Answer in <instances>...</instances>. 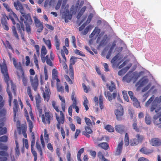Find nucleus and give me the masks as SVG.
I'll return each instance as SVG.
<instances>
[{"instance_id": "15", "label": "nucleus", "mask_w": 161, "mask_h": 161, "mask_svg": "<svg viewBox=\"0 0 161 161\" xmlns=\"http://www.w3.org/2000/svg\"><path fill=\"white\" fill-rule=\"evenodd\" d=\"M19 108V106L17 100L16 99H14V107L13 108V111L14 113V119H15L16 114Z\"/></svg>"}, {"instance_id": "40", "label": "nucleus", "mask_w": 161, "mask_h": 161, "mask_svg": "<svg viewBox=\"0 0 161 161\" xmlns=\"http://www.w3.org/2000/svg\"><path fill=\"white\" fill-rule=\"evenodd\" d=\"M131 100H132L133 104L134 106L137 108L140 107V103L136 97L134 98Z\"/></svg>"}, {"instance_id": "54", "label": "nucleus", "mask_w": 161, "mask_h": 161, "mask_svg": "<svg viewBox=\"0 0 161 161\" xmlns=\"http://www.w3.org/2000/svg\"><path fill=\"white\" fill-rule=\"evenodd\" d=\"M88 103V101L87 99V97H85L83 102V105L85 107V109L87 111L89 109V107L87 105V104Z\"/></svg>"}, {"instance_id": "29", "label": "nucleus", "mask_w": 161, "mask_h": 161, "mask_svg": "<svg viewBox=\"0 0 161 161\" xmlns=\"http://www.w3.org/2000/svg\"><path fill=\"white\" fill-rule=\"evenodd\" d=\"M12 35L14 36L16 39L19 40V37L16 30V27L15 26H13L11 28Z\"/></svg>"}, {"instance_id": "37", "label": "nucleus", "mask_w": 161, "mask_h": 161, "mask_svg": "<svg viewBox=\"0 0 161 161\" xmlns=\"http://www.w3.org/2000/svg\"><path fill=\"white\" fill-rule=\"evenodd\" d=\"M16 138H17V136H16ZM15 143L16 145V147L15 148V153L17 156H19V155L20 153L19 150V144L17 138H16L15 140Z\"/></svg>"}, {"instance_id": "14", "label": "nucleus", "mask_w": 161, "mask_h": 161, "mask_svg": "<svg viewBox=\"0 0 161 161\" xmlns=\"http://www.w3.org/2000/svg\"><path fill=\"white\" fill-rule=\"evenodd\" d=\"M100 32V30L97 28L96 27L92 32L89 36L90 38L96 39Z\"/></svg>"}, {"instance_id": "11", "label": "nucleus", "mask_w": 161, "mask_h": 161, "mask_svg": "<svg viewBox=\"0 0 161 161\" xmlns=\"http://www.w3.org/2000/svg\"><path fill=\"white\" fill-rule=\"evenodd\" d=\"M115 114L116 116V119L118 121H121L123 119V116L124 114V111L123 108L120 109H117L115 110Z\"/></svg>"}, {"instance_id": "32", "label": "nucleus", "mask_w": 161, "mask_h": 161, "mask_svg": "<svg viewBox=\"0 0 161 161\" xmlns=\"http://www.w3.org/2000/svg\"><path fill=\"white\" fill-rule=\"evenodd\" d=\"M54 38L55 46L57 50L59 51L60 50L59 47L60 44L59 42V40L58 39V37L57 35L55 36Z\"/></svg>"}, {"instance_id": "28", "label": "nucleus", "mask_w": 161, "mask_h": 161, "mask_svg": "<svg viewBox=\"0 0 161 161\" xmlns=\"http://www.w3.org/2000/svg\"><path fill=\"white\" fill-rule=\"evenodd\" d=\"M35 99L36 102V106L39 107V106H40L42 98L39 93H38L35 96Z\"/></svg>"}, {"instance_id": "64", "label": "nucleus", "mask_w": 161, "mask_h": 161, "mask_svg": "<svg viewBox=\"0 0 161 161\" xmlns=\"http://www.w3.org/2000/svg\"><path fill=\"white\" fill-rule=\"evenodd\" d=\"M103 139V137H102L100 138H93V140L95 144H97L99 142L102 141Z\"/></svg>"}, {"instance_id": "33", "label": "nucleus", "mask_w": 161, "mask_h": 161, "mask_svg": "<svg viewBox=\"0 0 161 161\" xmlns=\"http://www.w3.org/2000/svg\"><path fill=\"white\" fill-rule=\"evenodd\" d=\"M98 146L105 150H107L109 147L108 144L106 142H102L98 144Z\"/></svg>"}, {"instance_id": "61", "label": "nucleus", "mask_w": 161, "mask_h": 161, "mask_svg": "<svg viewBox=\"0 0 161 161\" xmlns=\"http://www.w3.org/2000/svg\"><path fill=\"white\" fill-rule=\"evenodd\" d=\"M122 93L123 97L125 99V100L127 102H128L129 101V99L128 97L127 94V93L125 91H123Z\"/></svg>"}, {"instance_id": "26", "label": "nucleus", "mask_w": 161, "mask_h": 161, "mask_svg": "<svg viewBox=\"0 0 161 161\" xmlns=\"http://www.w3.org/2000/svg\"><path fill=\"white\" fill-rule=\"evenodd\" d=\"M47 53V50L45 46H42L41 50L40 57L41 59H44L45 56Z\"/></svg>"}, {"instance_id": "8", "label": "nucleus", "mask_w": 161, "mask_h": 161, "mask_svg": "<svg viewBox=\"0 0 161 161\" xmlns=\"http://www.w3.org/2000/svg\"><path fill=\"white\" fill-rule=\"evenodd\" d=\"M107 88L110 92H113L112 94L113 98L115 99L117 96V90L115 84L112 81H111L110 83H107L106 85Z\"/></svg>"}, {"instance_id": "25", "label": "nucleus", "mask_w": 161, "mask_h": 161, "mask_svg": "<svg viewBox=\"0 0 161 161\" xmlns=\"http://www.w3.org/2000/svg\"><path fill=\"white\" fill-rule=\"evenodd\" d=\"M3 122H2L0 123V135H3L6 133L7 132V129L6 127H3L4 125Z\"/></svg>"}, {"instance_id": "38", "label": "nucleus", "mask_w": 161, "mask_h": 161, "mask_svg": "<svg viewBox=\"0 0 161 161\" xmlns=\"http://www.w3.org/2000/svg\"><path fill=\"white\" fill-rule=\"evenodd\" d=\"M77 59H82L81 58L75 57L73 56H72L70 60L69 64H70L71 65H74L75 64V62L76 61Z\"/></svg>"}, {"instance_id": "45", "label": "nucleus", "mask_w": 161, "mask_h": 161, "mask_svg": "<svg viewBox=\"0 0 161 161\" xmlns=\"http://www.w3.org/2000/svg\"><path fill=\"white\" fill-rule=\"evenodd\" d=\"M103 96L101 95H100L99 97V106L101 109H103L104 108V106L103 103Z\"/></svg>"}, {"instance_id": "30", "label": "nucleus", "mask_w": 161, "mask_h": 161, "mask_svg": "<svg viewBox=\"0 0 161 161\" xmlns=\"http://www.w3.org/2000/svg\"><path fill=\"white\" fill-rule=\"evenodd\" d=\"M9 19L8 17L5 14H2V17L1 19V21L2 25L7 24V21Z\"/></svg>"}, {"instance_id": "34", "label": "nucleus", "mask_w": 161, "mask_h": 161, "mask_svg": "<svg viewBox=\"0 0 161 161\" xmlns=\"http://www.w3.org/2000/svg\"><path fill=\"white\" fill-rule=\"evenodd\" d=\"M27 92L31 101H34V99L32 94L31 90V86H28L27 87Z\"/></svg>"}, {"instance_id": "4", "label": "nucleus", "mask_w": 161, "mask_h": 161, "mask_svg": "<svg viewBox=\"0 0 161 161\" xmlns=\"http://www.w3.org/2000/svg\"><path fill=\"white\" fill-rule=\"evenodd\" d=\"M29 72L31 75L30 76V79L31 85L34 91H36L37 90L38 85V75H35L34 78L31 76L35 74V71L33 69H30Z\"/></svg>"}, {"instance_id": "7", "label": "nucleus", "mask_w": 161, "mask_h": 161, "mask_svg": "<svg viewBox=\"0 0 161 161\" xmlns=\"http://www.w3.org/2000/svg\"><path fill=\"white\" fill-rule=\"evenodd\" d=\"M0 149L3 150L0 151V156L2 157V161H7L9 156L7 152L8 147L2 143H0Z\"/></svg>"}, {"instance_id": "56", "label": "nucleus", "mask_w": 161, "mask_h": 161, "mask_svg": "<svg viewBox=\"0 0 161 161\" xmlns=\"http://www.w3.org/2000/svg\"><path fill=\"white\" fill-rule=\"evenodd\" d=\"M119 58V56L118 55L115 56L111 60V62L113 64V65L114 66H115L116 65V62L117 60Z\"/></svg>"}, {"instance_id": "18", "label": "nucleus", "mask_w": 161, "mask_h": 161, "mask_svg": "<svg viewBox=\"0 0 161 161\" xmlns=\"http://www.w3.org/2000/svg\"><path fill=\"white\" fill-rule=\"evenodd\" d=\"M123 143L122 141L119 143L116 150H115V155H119L121 154L123 148Z\"/></svg>"}, {"instance_id": "1", "label": "nucleus", "mask_w": 161, "mask_h": 161, "mask_svg": "<svg viewBox=\"0 0 161 161\" xmlns=\"http://www.w3.org/2000/svg\"><path fill=\"white\" fill-rule=\"evenodd\" d=\"M14 5L15 8L19 10L21 14L20 16V23H24L26 26V31L28 34L31 33V25L32 24L33 21L31 15L30 14H26L25 9L21 3L19 1L14 2Z\"/></svg>"}, {"instance_id": "23", "label": "nucleus", "mask_w": 161, "mask_h": 161, "mask_svg": "<svg viewBox=\"0 0 161 161\" xmlns=\"http://www.w3.org/2000/svg\"><path fill=\"white\" fill-rule=\"evenodd\" d=\"M41 60L42 63H44L46 62L47 64L49 66H53V63L50 59L49 58L48 55H47L46 56H44V59L43 60L42 58L41 59Z\"/></svg>"}, {"instance_id": "27", "label": "nucleus", "mask_w": 161, "mask_h": 161, "mask_svg": "<svg viewBox=\"0 0 161 161\" xmlns=\"http://www.w3.org/2000/svg\"><path fill=\"white\" fill-rule=\"evenodd\" d=\"M59 99L61 101V106L62 109V110L64 112H65V101L64 99V98L61 97L60 95H59Z\"/></svg>"}, {"instance_id": "21", "label": "nucleus", "mask_w": 161, "mask_h": 161, "mask_svg": "<svg viewBox=\"0 0 161 161\" xmlns=\"http://www.w3.org/2000/svg\"><path fill=\"white\" fill-rule=\"evenodd\" d=\"M16 27L18 32L20 34H23L25 32V28L23 24H21L20 25L19 23L16 24Z\"/></svg>"}, {"instance_id": "35", "label": "nucleus", "mask_w": 161, "mask_h": 161, "mask_svg": "<svg viewBox=\"0 0 161 161\" xmlns=\"http://www.w3.org/2000/svg\"><path fill=\"white\" fill-rule=\"evenodd\" d=\"M132 126L133 129L135 130L137 132L139 131V129L137 126V122L136 118L134 119V122L132 124Z\"/></svg>"}, {"instance_id": "50", "label": "nucleus", "mask_w": 161, "mask_h": 161, "mask_svg": "<svg viewBox=\"0 0 161 161\" xmlns=\"http://www.w3.org/2000/svg\"><path fill=\"white\" fill-rule=\"evenodd\" d=\"M129 135L128 134L126 133L125 134L124 139L125 145L126 146H128L129 144Z\"/></svg>"}, {"instance_id": "10", "label": "nucleus", "mask_w": 161, "mask_h": 161, "mask_svg": "<svg viewBox=\"0 0 161 161\" xmlns=\"http://www.w3.org/2000/svg\"><path fill=\"white\" fill-rule=\"evenodd\" d=\"M51 92L48 86H45L44 90H43V97L44 100L48 102L50 99Z\"/></svg>"}, {"instance_id": "46", "label": "nucleus", "mask_w": 161, "mask_h": 161, "mask_svg": "<svg viewBox=\"0 0 161 161\" xmlns=\"http://www.w3.org/2000/svg\"><path fill=\"white\" fill-rule=\"evenodd\" d=\"M34 61L37 69L38 70H39L40 68L38 64V62L37 57L35 54H34Z\"/></svg>"}, {"instance_id": "59", "label": "nucleus", "mask_w": 161, "mask_h": 161, "mask_svg": "<svg viewBox=\"0 0 161 161\" xmlns=\"http://www.w3.org/2000/svg\"><path fill=\"white\" fill-rule=\"evenodd\" d=\"M75 53L76 54L79 55L82 57L85 56V55L82 52L77 49H76L75 51Z\"/></svg>"}, {"instance_id": "52", "label": "nucleus", "mask_w": 161, "mask_h": 161, "mask_svg": "<svg viewBox=\"0 0 161 161\" xmlns=\"http://www.w3.org/2000/svg\"><path fill=\"white\" fill-rule=\"evenodd\" d=\"M126 70L125 69H122L119 70L118 72V74L119 75L121 76L124 75L126 72V71L129 69V67H127L126 68Z\"/></svg>"}, {"instance_id": "39", "label": "nucleus", "mask_w": 161, "mask_h": 161, "mask_svg": "<svg viewBox=\"0 0 161 161\" xmlns=\"http://www.w3.org/2000/svg\"><path fill=\"white\" fill-rule=\"evenodd\" d=\"M73 65L69 64V75L72 79H74V70L73 67Z\"/></svg>"}, {"instance_id": "9", "label": "nucleus", "mask_w": 161, "mask_h": 161, "mask_svg": "<svg viewBox=\"0 0 161 161\" xmlns=\"http://www.w3.org/2000/svg\"><path fill=\"white\" fill-rule=\"evenodd\" d=\"M72 8H71L70 11H69V10H66V12H64L62 14V18L64 20L66 23H67L69 22V20H71L72 17V14L71 13L72 11Z\"/></svg>"}, {"instance_id": "5", "label": "nucleus", "mask_w": 161, "mask_h": 161, "mask_svg": "<svg viewBox=\"0 0 161 161\" xmlns=\"http://www.w3.org/2000/svg\"><path fill=\"white\" fill-rule=\"evenodd\" d=\"M42 122L44 125H50L53 119V114L49 111H45L44 114L41 115Z\"/></svg>"}, {"instance_id": "17", "label": "nucleus", "mask_w": 161, "mask_h": 161, "mask_svg": "<svg viewBox=\"0 0 161 161\" xmlns=\"http://www.w3.org/2000/svg\"><path fill=\"white\" fill-rule=\"evenodd\" d=\"M140 151L144 154L149 155L152 153L153 150L152 149H147L146 147H143L140 150Z\"/></svg>"}, {"instance_id": "57", "label": "nucleus", "mask_w": 161, "mask_h": 161, "mask_svg": "<svg viewBox=\"0 0 161 161\" xmlns=\"http://www.w3.org/2000/svg\"><path fill=\"white\" fill-rule=\"evenodd\" d=\"M8 137L6 135L0 137V142H7L8 140Z\"/></svg>"}, {"instance_id": "12", "label": "nucleus", "mask_w": 161, "mask_h": 161, "mask_svg": "<svg viewBox=\"0 0 161 161\" xmlns=\"http://www.w3.org/2000/svg\"><path fill=\"white\" fill-rule=\"evenodd\" d=\"M8 14L9 19L12 21L13 25H15L16 22L15 20H18V18L17 15L11 9L9 11Z\"/></svg>"}, {"instance_id": "43", "label": "nucleus", "mask_w": 161, "mask_h": 161, "mask_svg": "<svg viewBox=\"0 0 161 161\" xmlns=\"http://www.w3.org/2000/svg\"><path fill=\"white\" fill-rule=\"evenodd\" d=\"M136 139L138 140L139 142L141 143L142 142L145 138L143 136L140 135L139 134H137L136 136Z\"/></svg>"}, {"instance_id": "2", "label": "nucleus", "mask_w": 161, "mask_h": 161, "mask_svg": "<svg viewBox=\"0 0 161 161\" xmlns=\"http://www.w3.org/2000/svg\"><path fill=\"white\" fill-rule=\"evenodd\" d=\"M1 72L4 76V80L7 85V92L9 96V100L12 101L13 97L9 90L10 87L11 86L13 92L15 93L16 90V86L14 84L12 80H10L7 68L6 65H3L1 66Z\"/></svg>"}, {"instance_id": "20", "label": "nucleus", "mask_w": 161, "mask_h": 161, "mask_svg": "<svg viewBox=\"0 0 161 161\" xmlns=\"http://www.w3.org/2000/svg\"><path fill=\"white\" fill-rule=\"evenodd\" d=\"M125 126L122 125H117L115 126V129L116 131L120 133H123L125 131Z\"/></svg>"}, {"instance_id": "36", "label": "nucleus", "mask_w": 161, "mask_h": 161, "mask_svg": "<svg viewBox=\"0 0 161 161\" xmlns=\"http://www.w3.org/2000/svg\"><path fill=\"white\" fill-rule=\"evenodd\" d=\"M116 46V45L115 43H113L112 44V46L110 48V49L107 53V54L106 55V58L107 59H108L109 58H110V57L111 54L113 50L114 49V47Z\"/></svg>"}, {"instance_id": "44", "label": "nucleus", "mask_w": 161, "mask_h": 161, "mask_svg": "<svg viewBox=\"0 0 161 161\" xmlns=\"http://www.w3.org/2000/svg\"><path fill=\"white\" fill-rule=\"evenodd\" d=\"M43 40L49 49H50L51 48L52 45L51 41L49 40H46L45 38L43 39Z\"/></svg>"}, {"instance_id": "16", "label": "nucleus", "mask_w": 161, "mask_h": 161, "mask_svg": "<svg viewBox=\"0 0 161 161\" xmlns=\"http://www.w3.org/2000/svg\"><path fill=\"white\" fill-rule=\"evenodd\" d=\"M35 140H32L31 142V152L34 156V161H36L37 158V154L36 152L33 149L34 146Z\"/></svg>"}, {"instance_id": "49", "label": "nucleus", "mask_w": 161, "mask_h": 161, "mask_svg": "<svg viewBox=\"0 0 161 161\" xmlns=\"http://www.w3.org/2000/svg\"><path fill=\"white\" fill-rule=\"evenodd\" d=\"M105 128L110 132H113L114 131L113 127L110 125H107L105 126Z\"/></svg>"}, {"instance_id": "3", "label": "nucleus", "mask_w": 161, "mask_h": 161, "mask_svg": "<svg viewBox=\"0 0 161 161\" xmlns=\"http://www.w3.org/2000/svg\"><path fill=\"white\" fill-rule=\"evenodd\" d=\"M13 63L14 67L17 69L16 73L18 80H20L22 79L23 85L26 86L28 85V80L27 76L25 74L21 63L19 62L18 64L16 59L13 58Z\"/></svg>"}, {"instance_id": "6", "label": "nucleus", "mask_w": 161, "mask_h": 161, "mask_svg": "<svg viewBox=\"0 0 161 161\" xmlns=\"http://www.w3.org/2000/svg\"><path fill=\"white\" fill-rule=\"evenodd\" d=\"M55 110L58 112H60V116H59L57 114H55L56 119L58 121V123L57 124V128L58 130L60 129V125L61 124H63L64 122V115L63 113V111H60L58 106L55 107L54 108Z\"/></svg>"}, {"instance_id": "24", "label": "nucleus", "mask_w": 161, "mask_h": 161, "mask_svg": "<svg viewBox=\"0 0 161 161\" xmlns=\"http://www.w3.org/2000/svg\"><path fill=\"white\" fill-rule=\"evenodd\" d=\"M58 72L55 69H53L52 71V77L53 80H56L57 82H60L59 79L58 78Z\"/></svg>"}, {"instance_id": "42", "label": "nucleus", "mask_w": 161, "mask_h": 161, "mask_svg": "<svg viewBox=\"0 0 161 161\" xmlns=\"http://www.w3.org/2000/svg\"><path fill=\"white\" fill-rule=\"evenodd\" d=\"M26 119L28 122V125L29 127L30 132H31L33 127L32 122V121L29 119V118H28V119L26 118Z\"/></svg>"}, {"instance_id": "62", "label": "nucleus", "mask_w": 161, "mask_h": 161, "mask_svg": "<svg viewBox=\"0 0 161 161\" xmlns=\"http://www.w3.org/2000/svg\"><path fill=\"white\" fill-rule=\"evenodd\" d=\"M7 111L5 109H3L0 111V116H2L4 117L3 119L5 118V116Z\"/></svg>"}, {"instance_id": "47", "label": "nucleus", "mask_w": 161, "mask_h": 161, "mask_svg": "<svg viewBox=\"0 0 161 161\" xmlns=\"http://www.w3.org/2000/svg\"><path fill=\"white\" fill-rule=\"evenodd\" d=\"M92 27L91 25H89L85 29L84 31L81 32L82 34L83 35H85L87 34L89 31L91 30Z\"/></svg>"}, {"instance_id": "41", "label": "nucleus", "mask_w": 161, "mask_h": 161, "mask_svg": "<svg viewBox=\"0 0 161 161\" xmlns=\"http://www.w3.org/2000/svg\"><path fill=\"white\" fill-rule=\"evenodd\" d=\"M85 123L87 126H90V127H92V123L91 120L88 118L85 117L84 118Z\"/></svg>"}, {"instance_id": "58", "label": "nucleus", "mask_w": 161, "mask_h": 161, "mask_svg": "<svg viewBox=\"0 0 161 161\" xmlns=\"http://www.w3.org/2000/svg\"><path fill=\"white\" fill-rule=\"evenodd\" d=\"M84 148H82L79 150L77 154V158L78 159H80L81 155L82 153L84 152Z\"/></svg>"}, {"instance_id": "51", "label": "nucleus", "mask_w": 161, "mask_h": 161, "mask_svg": "<svg viewBox=\"0 0 161 161\" xmlns=\"http://www.w3.org/2000/svg\"><path fill=\"white\" fill-rule=\"evenodd\" d=\"M105 96L106 97H108V100L111 101L112 100V95L110 92H105L104 93Z\"/></svg>"}, {"instance_id": "13", "label": "nucleus", "mask_w": 161, "mask_h": 161, "mask_svg": "<svg viewBox=\"0 0 161 161\" xmlns=\"http://www.w3.org/2000/svg\"><path fill=\"white\" fill-rule=\"evenodd\" d=\"M34 21L36 26L38 28L37 31L38 32H41L43 29L42 23L40 22V21L36 17L34 18Z\"/></svg>"}, {"instance_id": "60", "label": "nucleus", "mask_w": 161, "mask_h": 161, "mask_svg": "<svg viewBox=\"0 0 161 161\" xmlns=\"http://www.w3.org/2000/svg\"><path fill=\"white\" fill-rule=\"evenodd\" d=\"M5 101L3 100V98L2 96L0 95V110H1L3 107Z\"/></svg>"}, {"instance_id": "53", "label": "nucleus", "mask_w": 161, "mask_h": 161, "mask_svg": "<svg viewBox=\"0 0 161 161\" xmlns=\"http://www.w3.org/2000/svg\"><path fill=\"white\" fill-rule=\"evenodd\" d=\"M139 141L136 138H134L131 141L130 145L131 146H135L137 145L139 143Z\"/></svg>"}, {"instance_id": "63", "label": "nucleus", "mask_w": 161, "mask_h": 161, "mask_svg": "<svg viewBox=\"0 0 161 161\" xmlns=\"http://www.w3.org/2000/svg\"><path fill=\"white\" fill-rule=\"evenodd\" d=\"M90 126H85V128L86 130V131L88 134H91L92 132V129L90 128Z\"/></svg>"}, {"instance_id": "48", "label": "nucleus", "mask_w": 161, "mask_h": 161, "mask_svg": "<svg viewBox=\"0 0 161 161\" xmlns=\"http://www.w3.org/2000/svg\"><path fill=\"white\" fill-rule=\"evenodd\" d=\"M44 139L45 141V142L46 143H48V142L49 141V135L47 133V130L46 129H45L44 130Z\"/></svg>"}, {"instance_id": "55", "label": "nucleus", "mask_w": 161, "mask_h": 161, "mask_svg": "<svg viewBox=\"0 0 161 161\" xmlns=\"http://www.w3.org/2000/svg\"><path fill=\"white\" fill-rule=\"evenodd\" d=\"M145 121L147 125H150L151 123V119L150 116L147 114H146L145 116Z\"/></svg>"}, {"instance_id": "22", "label": "nucleus", "mask_w": 161, "mask_h": 161, "mask_svg": "<svg viewBox=\"0 0 161 161\" xmlns=\"http://www.w3.org/2000/svg\"><path fill=\"white\" fill-rule=\"evenodd\" d=\"M153 121L154 123L156 125H158L161 124V115L158 114L153 117Z\"/></svg>"}, {"instance_id": "19", "label": "nucleus", "mask_w": 161, "mask_h": 161, "mask_svg": "<svg viewBox=\"0 0 161 161\" xmlns=\"http://www.w3.org/2000/svg\"><path fill=\"white\" fill-rule=\"evenodd\" d=\"M152 145L154 146H159L161 145V141L158 138H153L150 141Z\"/></svg>"}, {"instance_id": "31", "label": "nucleus", "mask_w": 161, "mask_h": 161, "mask_svg": "<svg viewBox=\"0 0 161 161\" xmlns=\"http://www.w3.org/2000/svg\"><path fill=\"white\" fill-rule=\"evenodd\" d=\"M108 37L107 35H105L103 39L100 42L99 44L100 46L105 45L107 42Z\"/></svg>"}]
</instances>
